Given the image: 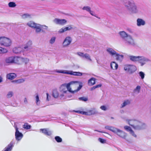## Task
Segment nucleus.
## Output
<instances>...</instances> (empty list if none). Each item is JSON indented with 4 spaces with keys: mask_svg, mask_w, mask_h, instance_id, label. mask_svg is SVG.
Instances as JSON below:
<instances>
[{
    "mask_svg": "<svg viewBox=\"0 0 151 151\" xmlns=\"http://www.w3.org/2000/svg\"><path fill=\"white\" fill-rule=\"evenodd\" d=\"M124 4L130 13L135 14L138 12V8L133 0H123Z\"/></svg>",
    "mask_w": 151,
    "mask_h": 151,
    "instance_id": "obj_1",
    "label": "nucleus"
},
{
    "mask_svg": "<svg viewBox=\"0 0 151 151\" xmlns=\"http://www.w3.org/2000/svg\"><path fill=\"white\" fill-rule=\"evenodd\" d=\"M128 123L134 129L136 130H141L145 129L146 125L144 123L135 119L129 120Z\"/></svg>",
    "mask_w": 151,
    "mask_h": 151,
    "instance_id": "obj_2",
    "label": "nucleus"
},
{
    "mask_svg": "<svg viewBox=\"0 0 151 151\" xmlns=\"http://www.w3.org/2000/svg\"><path fill=\"white\" fill-rule=\"evenodd\" d=\"M124 70L128 73L131 74L134 73L137 70L136 67L133 65L126 64L124 66Z\"/></svg>",
    "mask_w": 151,
    "mask_h": 151,
    "instance_id": "obj_3",
    "label": "nucleus"
},
{
    "mask_svg": "<svg viewBox=\"0 0 151 151\" xmlns=\"http://www.w3.org/2000/svg\"><path fill=\"white\" fill-rule=\"evenodd\" d=\"M11 44V40L4 37H0V45L5 47L10 46Z\"/></svg>",
    "mask_w": 151,
    "mask_h": 151,
    "instance_id": "obj_4",
    "label": "nucleus"
},
{
    "mask_svg": "<svg viewBox=\"0 0 151 151\" xmlns=\"http://www.w3.org/2000/svg\"><path fill=\"white\" fill-rule=\"evenodd\" d=\"M53 72L75 76H76L77 73V72L73 71L72 70H54Z\"/></svg>",
    "mask_w": 151,
    "mask_h": 151,
    "instance_id": "obj_5",
    "label": "nucleus"
},
{
    "mask_svg": "<svg viewBox=\"0 0 151 151\" xmlns=\"http://www.w3.org/2000/svg\"><path fill=\"white\" fill-rule=\"evenodd\" d=\"M123 41L126 44L129 45L134 46L136 45L134 39L130 35L126 37Z\"/></svg>",
    "mask_w": 151,
    "mask_h": 151,
    "instance_id": "obj_6",
    "label": "nucleus"
},
{
    "mask_svg": "<svg viewBox=\"0 0 151 151\" xmlns=\"http://www.w3.org/2000/svg\"><path fill=\"white\" fill-rule=\"evenodd\" d=\"M15 138L16 140L17 141L21 140L23 137V134L20 132L19 130V129L16 126L15 127Z\"/></svg>",
    "mask_w": 151,
    "mask_h": 151,
    "instance_id": "obj_7",
    "label": "nucleus"
},
{
    "mask_svg": "<svg viewBox=\"0 0 151 151\" xmlns=\"http://www.w3.org/2000/svg\"><path fill=\"white\" fill-rule=\"evenodd\" d=\"M20 59L19 57H10L6 59V62L7 63H18L19 60Z\"/></svg>",
    "mask_w": 151,
    "mask_h": 151,
    "instance_id": "obj_8",
    "label": "nucleus"
},
{
    "mask_svg": "<svg viewBox=\"0 0 151 151\" xmlns=\"http://www.w3.org/2000/svg\"><path fill=\"white\" fill-rule=\"evenodd\" d=\"M150 61L148 58L143 56H139L138 62L140 64L141 66H143L146 63Z\"/></svg>",
    "mask_w": 151,
    "mask_h": 151,
    "instance_id": "obj_9",
    "label": "nucleus"
},
{
    "mask_svg": "<svg viewBox=\"0 0 151 151\" xmlns=\"http://www.w3.org/2000/svg\"><path fill=\"white\" fill-rule=\"evenodd\" d=\"M32 45V42L31 41H28L23 47L22 49L23 51L22 53L23 55H24V52L25 51H29L32 48L31 45Z\"/></svg>",
    "mask_w": 151,
    "mask_h": 151,
    "instance_id": "obj_10",
    "label": "nucleus"
},
{
    "mask_svg": "<svg viewBox=\"0 0 151 151\" xmlns=\"http://www.w3.org/2000/svg\"><path fill=\"white\" fill-rule=\"evenodd\" d=\"M114 133L116 134L120 137L124 139H125L126 137V134L124 132L117 128Z\"/></svg>",
    "mask_w": 151,
    "mask_h": 151,
    "instance_id": "obj_11",
    "label": "nucleus"
},
{
    "mask_svg": "<svg viewBox=\"0 0 151 151\" xmlns=\"http://www.w3.org/2000/svg\"><path fill=\"white\" fill-rule=\"evenodd\" d=\"M79 86L76 90H75L74 91H72L71 90V88L70 87L66 89L67 91H68L69 92L72 93H75L77 92L80 90L83 87V83L82 82H79Z\"/></svg>",
    "mask_w": 151,
    "mask_h": 151,
    "instance_id": "obj_12",
    "label": "nucleus"
},
{
    "mask_svg": "<svg viewBox=\"0 0 151 151\" xmlns=\"http://www.w3.org/2000/svg\"><path fill=\"white\" fill-rule=\"evenodd\" d=\"M67 20L64 19H60L58 18H55L54 20V22L57 24L61 25H64L67 22Z\"/></svg>",
    "mask_w": 151,
    "mask_h": 151,
    "instance_id": "obj_13",
    "label": "nucleus"
},
{
    "mask_svg": "<svg viewBox=\"0 0 151 151\" xmlns=\"http://www.w3.org/2000/svg\"><path fill=\"white\" fill-rule=\"evenodd\" d=\"M72 41V39L70 37H67L65 39L63 43L64 47L69 45Z\"/></svg>",
    "mask_w": 151,
    "mask_h": 151,
    "instance_id": "obj_14",
    "label": "nucleus"
},
{
    "mask_svg": "<svg viewBox=\"0 0 151 151\" xmlns=\"http://www.w3.org/2000/svg\"><path fill=\"white\" fill-rule=\"evenodd\" d=\"M15 142L13 141L10 142L4 149V151H11L14 146Z\"/></svg>",
    "mask_w": 151,
    "mask_h": 151,
    "instance_id": "obj_15",
    "label": "nucleus"
},
{
    "mask_svg": "<svg viewBox=\"0 0 151 151\" xmlns=\"http://www.w3.org/2000/svg\"><path fill=\"white\" fill-rule=\"evenodd\" d=\"M48 129H40V131L44 134L45 135L47 136H50L52 133V132L50 130H48Z\"/></svg>",
    "mask_w": 151,
    "mask_h": 151,
    "instance_id": "obj_16",
    "label": "nucleus"
},
{
    "mask_svg": "<svg viewBox=\"0 0 151 151\" xmlns=\"http://www.w3.org/2000/svg\"><path fill=\"white\" fill-rule=\"evenodd\" d=\"M124 129L127 131L129 132L130 134L134 137H136L137 135L134 134V132L132 129L131 128L127 126H125L124 127Z\"/></svg>",
    "mask_w": 151,
    "mask_h": 151,
    "instance_id": "obj_17",
    "label": "nucleus"
},
{
    "mask_svg": "<svg viewBox=\"0 0 151 151\" xmlns=\"http://www.w3.org/2000/svg\"><path fill=\"white\" fill-rule=\"evenodd\" d=\"M145 24V22L142 19L138 18L137 20V25L138 27L144 26Z\"/></svg>",
    "mask_w": 151,
    "mask_h": 151,
    "instance_id": "obj_18",
    "label": "nucleus"
},
{
    "mask_svg": "<svg viewBox=\"0 0 151 151\" xmlns=\"http://www.w3.org/2000/svg\"><path fill=\"white\" fill-rule=\"evenodd\" d=\"M128 57L131 61L136 63L138 62L139 56H135L134 55H129L128 56Z\"/></svg>",
    "mask_w": 151,
    "mask_h": 151,
    "instance_id": "obj_19",
    "label": "nucleus"
},
{
    "mask_svg": "<svg viewBox=\"0 0 151 151\" xmlns=\"http://www.w3.org/2000/svg\"><path fill=\"white\" fill-rule=\"evenodd\" d=\"M17 76L16 74L14 73H11L7 74L6 78L10 80H12Z\"/></svg>",
    "mask_w": 151,
    "mask_h": 151,
    "instance_id": "obj_20",
    "label": "nucleus"
},
{
    "mask_svg": "<svg viewBox=\"0 0 151 151\" xmlns=\"http://www.w3.org/2000/svg\"><path fill=\"white\" fill-rule=\"evenodd\" d=\"M79 82H79L77 81H72L70 82L69 83H64V85L65 87L66 88V89L68 88H69L70 87V86L71 85L76 83H79Z\"/></svg>",
    "mask_w": 151,
    "mask_h": 151,
    "instance_id": "obj_21",
    "label": "nucleus"
},
{
    "mask_svg": "<svg viewBox=\"0 0 151 151\" xmlns=\"http://www.w3.org/2000/svg\"><path fill=\"white\" fill-rule=\"evenodd\" d=\"M96 79L93 77H91L88 81V83L89 86H92L96 83Z\"/></svg>",
    "mask_w": 151,
    "mask_h": 151,
    "instance_id": "obj_22",
    "label": "nucleus"
},
{
    "mask_svg": "<svg viewBox=\"0 0 151 151\" xmlns=\"http://www.w3.org/2000/svg\"><path fill=\"white\" fill-rule=\"evenodd\" d=\"M119 34L123 40H124L126 37H127L129 35L127 33L124 31L120 32H119Z\"/></svg>",
    "mask_w": 151,
    "mask_h": 151,
    "instance_id": "obj_23",
    "label": "nucleus"
},
{
    "mask_svg": "<svg viewBox=\"0 0 151 151\" xmlns=\"http://www.w3.org/2000/svg\"><path fill=\"white\" fill-rule=\"evenodd\" d=\"M111 68L112 69H117L118 68V65L114 61L112 62L110 64Z\"/></svg>",
    "mask_w": 151,
    "mask_h": 151,
    "instance_id": "obj_24",
    "label": "nucleus"
},
{
    "mask_svg": "<svg viewBox=\"0 0 151 151\" xmlns=\"http://www.w3.org/2000/svg\"><path fill=\"white\" fill-rule=\"evenodd\" d=\"M106 50L111 56L115 55L116 53L114 50L110 48L107 49Z\"/></svg>",
    "mask_w": 151,
    "mask_h": 151,
    "instance_id": "obj_25",
    "label": "nucleus"
},
{
    "mask_svg": "<svg viewBox=\"0 0 151 151\" xmlns=\"http://www.w3.org/2000/svg\"><path fill=\"white\" fill-rule=\"evenodd\" d=\"M60 91L63 93H66L67 92V90L64 86V84L61 85L60 87Z\"/></svg>",
    "mask_w": 151,
    "mask_h": 151,
    "instance_id": "obj_26",
    "label": "nucleus"
},
{
    "mask_svg": "<svg viewBox=\"0 0 151 151\" xmlns=\"http://www.w3.org/2000/svg\"><path fill=\"white\" fill-rule=\"evenodd\" d=\"M31 127L32 126L27 122H25L22 125L23 128L26 130L30 129Z\"/></svg>",
    "mask_w": 151,
    "mask_h": 151,
    "instance_id": "obj_27",
    "label": "nucleus"
},
{
    "mask_svg": "<svg viewBox=\"0 0 151 151\" xmlns=\"http://www.w3.org/2000/svg\"><path fill=\"white\" fill-rule=\"evenodd\" d=\"M22 51L20 47H15L13 49V52L16 54L22 53Z\"/></svg>",
    "mask_w": 151,
    "mask_h": 151,
    "instance_id": "obj_28",
    "label": "nucleus"
},
{
    "mask_svg": "<svg viewBox=\"0 0 151 151\" xmlns=\"http://www.w3.org/2000/svg\"><path fill=\"white\" fill-rule=\"evenodd\" d=\"M105 128V129L109 130L114 133L116 132V128L109 126H106Z\"/></svg>",
    "mask_w": 151,
    "mask_h": 151,
    "instance_id": "obj_29",
    "label": "nucleus"
},
{
    "mask_svg": "<svg viewBox=\"0 0 151 151\" xmlns=\"http://www.w3.org/2000/svg\"><path fill=\"white\" fill-rule=\"evenodd\" d=\"M22 61L24 63L25 65H26V66L27 67V65H28V66H29V65H30V64H29V59L27 58H22Z\"/></svg>",
    "mask_w": 151,
    "mask_h": 151,
    "instance_id": "obj_30",
    "label": "nucleus"
},
{
    "mask_svg": "<svg viewBox=\"0 0 151 151\" xmlns=\"http://www.w3.org/2000/svg\"><path fill=\"white\" fill-rule=\"evenodd\" d=\"M52 96L55 98H57L58 97L59 93L56 89H55L53 90Z\"/></svg>",
    "mask_w": 151,
    "mask_h": 151,
    "instance_id": "obj_31",
    "label": "nucleus"
},
{
    "mask_svg": "<svg viewBox=\"0 0 151 151\" xmlns=\"http://www.w3.org/2000/svg\"><path fill=\"white\" fill-rule=\"evenodd\" d=\"M115 55L116 57V60H122L124 58V55H120L117 52L116 53Z\"/></svg>",
    "mask_w": 151,
    "mask_h": 151,
    "instance_id": "obj_32",
    "label": "nucleus"
},
{
    "mask_svg": "<svg viewBox=\"0 0 151 151\" xmlns=\"http://www.w3.org/2000/svg\"><path fill=\"white\" fill-rule=\"evenodd\" d=\"M130 103V101L129 100H127L124 101L123 104H121V108H123L127 105L129 104Z\"/></svg>",
    "mask_w": 151,
    "mask_h": 151,
    "instance_id": "obj_33",
    "label": "nucleus"
},
{
    "mask_svg": "<svg viewBox=\"0 0 151 151\" xmlns=\"http://www.w3.org/2000/svg\"><path fill=\"white\" fill-rule=\"evenodd\" d=\"M27 24L29 27L32 28H34L37 24L35 23L32 21H30L27 23Z\"/></svg>",
    "mask_w": 151,
    "mask_h": 151,
    "instance_id": "obj_34",
    "label": "nucleus"
},
{
    "mask_svg": "<svg viewBox=\"0 0 151 151\" xmlns=\"http://www.w3.org/2000/svg\"><path fill=\"white\" fill-rule=\"evenodd\" d=\"M35 102L37 106H39L40 104V101L39 99V97L38 93H36V96H35Z\"/></svg>",
    "mask_w": 151,
    "mask_h": 151,
    "instance_id": "obj_35",
    "label": "nucleus"
},
{
    "mask_svg": "<svg viewBox=\"0 0 151 151\" xmlns=\"http://www.w3.org/2000/svg\"><path fill=\"white\" fill-rule=\"evenodd\" d=\"M24 79L23 78H21L17 80H13L12 81V82L14 83H20L24 82Z\"/></svg>",
    "mask_w": 151,
    "mask_h": 151,
    "instance_id": "obj_36",
    "label": "nucleus"
},
{
    "mask_svg": "<svg viewBox=\"0 0 151 151\" xmlns=\"http://www.w3.org/2000/svg\"><path fill=\"white\" fill-rule=\"evenodd\" d=\"M40 25L38 24L34 28L36 29V32L37 33H38L41 31V28H40Z\"/></svg>",
    "mask_w": 151,
    "mask_h": 151,
    "instance_id": "obj_37",
    "label": "nucleus"
},
{
    "mask_svg": "<svg viewBox=\"0 0 151 151\" xmlns=\"http://www.w3.org/2000/svg\"><path fill=\"white\" fill-rule=\"evenodd\" d=\"M55 139L56 141L58 143L61 142L62 141V139L59 136H56L55 137Z\"/></svg>",
    "mask_w": 151,
    "mask_h": 151,
    "instance_id": "obj_38",
    "label": "nucleus"
},
{
    "mask_svg": "<svg viewBox=\"0 0 151 151\" xmlns=\"http://www.w3.org/2000/svg\"><path fill=\"white\" fill-rule=\"evenodd\" d=\"M8 6L10 7L14 8L16 6V4L14 2H10L8 3Z\"/></svg>",
    "mask_w": 151,
    "mask_h": 151,
    "instance_id": "obj_39",
    "label": "nucleus"
},
{
    "mask_svg": "<svg viewBox=\"0 0 151 151\" xmlns=\"http://www.w3.org/2000/svg\"><path fill=\"white\" fill-rule=\"evenodd\" d=\"M101 86H102V84H101L97 85L95 86H94L90 88V90L91 91H93L96 88L101 87Z\"/></svg>",
    "mask_w": 151,
    "mask_h": 151,
    "instance_id": "obj_40",
    "label": "nucleus"
},
{
    "mask_svg": "<svg viewBox=\"0 0 151 151\" xmlns=\"http://www.w3.org/2000/svg\"><path fill=\"white\" fill-rule=\"evenodd\" d=\"M141 87L140 86H137L136 88L134 90L133 92H137L139 93L140 92Z\"/></svg>",
    "mask_w": 151,
    "mask_h": 151,
    "instance_id": "obj_41",
    "label": "nucleus"
},
{
    "mask_svg": "<svg viewBox=\"0 0 151 151\" xmlns=\"http://www.w3.org/2000/svg\"><path fill=\"white\" fill-rule=\"evenodd\" d=\"M138 74L139 76L140 77V78L142 80L144 78L145 74L142 71H140L139 72Z\"/></svg>",
    "mask_w": 151,
    "mask_h": 151,
    "instance_id": "obj_42",
    "label": "nucleus"
},
{
    "mask_svg": "<svg viewBox=\"0 0 151 151\" xmlns=\"http://www.w3.org/2000/svg\"><path fill=\"white\" fill-rule=\"evenodd\" d=\"M13 93L12 91H10L7 93L6 97L8 98H10L13 96Z\"/></svg>",
    "mask_w": 151,
    "mask_h": 151,
    "instance_id": "obj_43",
    "label": "nucleus"
},
{
    "mask_svg": "<svg viewBox=\"0 0 151 151\" xmlns=\"http://www.w3.org/2000/svg\"><path fill=\"white\" fill-rule=\"evenodd\" d=\"M7 52V50L5 48L0 47V53H5Z\"/></svg>",
    "mask_w": 151,
    "mask_h": 151,
    "instance_id": "obj_44",
    "label": "nucleus"
},
{
    "mask_svg": "<svg viewBox=\"0 0 151 151\" xmlns=\"http://www.w3.org/2000/svg\"><path fill=\"white\" fill-rule=\"evenodd\" d=\"M73 111L75 112L76 113H80L82 114L87 115V113L85 111H82L80 110H73Z\"/></svg>",
    "mask_w": 151,
    "mask_h": 151,
    "instance_id": "obj_45",
    "label": "nucleus"
},
{
    "mask_svg": "<svg viewBox=\"0 0 151 151\" xmlns=\"http://www.w3.org/2000/svg\"><path fill=\"white\" fill-rule=\"evenodd\" d=\"M83 58H85L86 59L89 60L90 61L92 60L90 58V57L89 55L86 53L84 54Z\"/></svg>",
    "mask_w": 151,
    "mask_h": 151,
    "instance_id": "obj_46",
    "label": "nucleus"
},
{
    "mask_svg": "<svg viewBox=\"0 0 151 151\" xmlns=\"http://www.w3.org/2000/svg\"><path fill=\"white\" fill-rule=\"evenodd\" d=\"M78 99L80 101H81L85 102L86 101L88 100V98L84 97H79L78 98Z\"/></svg>",
    "mask_w": 151,
    "mask_h": 151,
    "instance_id": "obj_47",
    "label": "nucleus"
},
{
    "mask_svg": "<svg viewBox=\"0 0 151 151\" xmlns=\"http://www.w3.org/2000/svg\"><path fill=\"white\" fill-rule=\"evenodd\" d=\"M64 27L65 31L70 30L71 29H73V27L71 25H68L67 27Z\"/></svg>",
    "mask_w": 151,
    "mask_h": 151,
    "instance_id": "obj_48",
    "label": "nucleus"
},
{
    "mask_svg": "<svg viewBox=\"0 0 151 151\" xmlns=\"http://www.w3.org/2000/svg\"><path fill=\"white\" fill-rule=\"evenodd\" d=\"M82 9L83 10H85L88 12L91 10V8L88 6H84L83 8Z\"/></svg>",
    "mask_w": 151,
    "mask_h": 151,
    "instance_id": "obj_49",
    "label": "nucleus"
},
{
    "mask_svg": "<svg viewBox=\"0 0 151 151\" xmlns=\"http://www.w3.org/2000/svg\"><path fill=\"white\" fill-rule=\"evenodd\" d=\"M56 37H51L50 41V43L51 44H53L55 41Z\"/></svg>",
    "mask_w": 151,
    "mask_h": 151,
    "instance_id": "obj_50",
    "label": "nucleus"
},
{
    "mask_svg": "<svg viewBox=\"0 0 151 151\" xmlns=\"http://www.w3.org/2000/svg\"><path fill=\"white\" fill-rule=\"evenodd\" d=\"M98 140L101 143L104 144L106 142V140L101 138L98 139Z\"/></svg>",
    "mask_w": 151,
    "mask_h": 151,
    "instance_id": "obj_51",
    "label": "nucleus"
},
{
    "mask_svg": "<svg viewBox=\"0 0 151 151\" xmlns=\"http://www.w3.org/2000/svg\"><path fill=\"white\" fill-rule=\"evenodd\" d=\"M23 18H26L30 17V15L28 14H24L22 16Z\"/></svg>",
    "mask_w": 151,
    "mask_h": 151,
    "instance_id": "obj_52",
    "label": "nucleus"
},
{
    "mask_svg": "<svg viewBox=\"0 0 151 151\" xmlns=\"http://www.w3.org/2000/svg\"><path fill=\"white\" fill-rule=\"evenodd\" d=\"M100 108L102 110L106 111L107 109L105 105H103L100 107Z\"/></svg>",
    "mask_w": 151,
    "mask_h": 151,
    "instance_id": "obj_53",
    "label": "nucleus"
},
{
    "mask_svg": "<svg viewBox=\"0 0 151 151\" xmlns=\"http://www.w3.org/2000/svg\"><path fill=\"white\" fill-rule=\"evenodd\" d=\"M65 29L64 27H63L61 29H60L58 31V33H61L64 32H65Z\"/></svg>",
    "mask_w": 151,
    "mask_h": 151,
    "instance_id": "obj_54",
    "label": "nucleus"
},
{
    "mask_svg": "<svg viewBox=\"0 0 151 151\" xmlns=\"http://www.w3.org/2000/svg\"><path fill=\"white\" fill-rule=\"evenodd\" d=\"M77 54L79 55V56L82 57V58L83 57V55L84 54L82 52H77Z\"/></svg>",
    "mask_w": 151,
    "mask_h": 151,
    "instance_id": "obj_55",
    "label": "nucleus"
},
{
    "mask_svg": "<svg viewBox=\"0 0 151 151\" xmlns=\"http://www.w3.org/2000/svg\"><path fill=\"white\" fill-rule=\"evenodd\" d=\"M89 13H90V14L91 15H92V16H95V17H97V18H99V19H100V18H98V17H96V15H95L94 14V12L93 11H91V10H90V11H89Z\"/></svg>",
    "mask_w": 151,
    "mask_h": 151,
    "instance_id": "obj_56",
    "label": "nucleus"
},
{
    "mask_svg": "<svg viewBox=\"0 0 151 151\" xmlns=\"http://www.w3.org/2000/svg\"><path fill=\"white\" fill-rule=\"evenodd\" d=\"M83 75V73H82L79 72H77V73L76 76H81Z\"/></svg>",
    "mask_w": 151,
    "mask_h": 151,
    "instance_id": "obj_57",
    "label": "nucleus"
},
{
    "mask_svg": "<svg viewBox=\"0 0 151 151\" xmlns=\"http://www.w3.org/2000/svg\"><path fill=\"white\" fill-rule=\"evenodd\" d=\"M89 112L90 113L89 115L93 114L96 113V112L92 110H90L89 111Z\"/></svg>",
    "mask_w": 151,
    "mask_h": 151,
    "instance_id": "obj_58",
    "label": "nucleus"
},
{
    "mask_svg": "<svg viewBox=\"0 0 151 151\" xmlns=\"http://www.w3.org/2000/svg\"><path fill=\"white\" fill-rule=\"evenodd\" d=\"M46 100L47 101H49V93H46Z\"/></svg>",
    "mask_w": 151,
    "mask_h": 151,
    "instance_id": "obj_59",
    "label": "nucleus"
},
{
    "mask_svg": "<svg viewBox=\"0 0 151 151\" xmlns=\"http://www.w3.org/2000/svg\"><path fill=\"white\" fill-rule=\"evenodd\" d=\"M42 28L44 29H47L48 28V27L45 25H42Z\"/></svg>",
    "mask_w": 151,
    "mask_h": 151,
    "instance_id": "obj_60",
    "label": "nucleus"
},
{
    "mask_svg": "<svg viewBox=\"0 0 151 151\" xmlns=\"http://www.w3.org/2000/svg\"><path fill=\"white\" fill-rule=\"evenodd\" d=\"M24 102L25 104H27V101L26 98H25L24 99Z\"/></svg>",
    "mask_w": 151,
    "mask_h": 151,
    "instance_id": "obj_61",
    "label": "nucleus"
},
{
    "mask_svg": "<svg viewBox=\"0 0 151 151\" xmlns=\"http://www.w3.org/2000/svg\"><path fill=\"white\" fill-rule=\"evenodd\" d=\"M2 78L1 76H0V83L2 81Z\"/></svg>",
    "mask_w": 151,
    "mask_h": 151,
    "instance_id": "obj_62",
    "label": "nucleus"
},
{
    "mask_svg": "<svg viewBox=\"0 0 151 151\" xmlns=\"http://www.w3.org/2000/svg\"><path fill=\"white\" fill-rule=\"evenodd\" d=\"M94 131H97V132H101V133H103V132L99 131L98 130H95Z\"/></svg>",
    "mask_w": 151,
    "mask_h": 151,
    "instance_id": "obj_63",
    "label": "nucleus"
},
{
    "mask_svg": "<svg viewBox=\"0 0 151 151\" xmlns=\"http://www.w3.org/2000/svg\"><path fill=\"white\" fill-rule=\"evenodd\" d=\"M64 96V95L63 94H63H61L60 96H61V97H63Z\"/></svg>",
    "mask_w": 151,
    "mask_h": 151,
    "instance_id": "obj_64",
    "label": "nucleus"
}]
</instances>
